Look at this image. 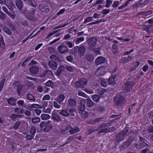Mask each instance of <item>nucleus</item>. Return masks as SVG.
<instances>
[{"instance_id":"nucleus-31","label":"nucleus","mask_w":153,"mask_h":153,"mask_svg":"<svg viewBox=\"0 0 153 153\" xmlns=\"http://www.w3.org/2000/svg\"><path fill=\"white\" fill-rule=\"evenodd\" d=\"M76 112L75 110L73 108H71L68 110V116H74L76 114Z\"/></svg>"},{"instance_id":"nucleus-29","label":"nucleus","mask_w":153,"mask_h":153,"mask_svg":"<svg viewBox=\"0 0 153 153\" xmlns=\"http://www.w3.org/2000/svg\"><path fill=\"white\" fill-rule=\"evenodd\" d=\"M85 57L86 59L89 62H92L94 59V56L92 54H87Z\"/></svg>"},{"instance_id":"nucleus-35","label":"nucleus","mask_w":153,"mask_h":153,"mask_svg":"<svg viewBox=\"0 0 153 153\" xmlns=\"http://www.w3.org/2000/svg\"><path fill=\"white\" fill-rule=\"evenodd\" d=\"M26 98L28 100L32 101H35V99L34 97L30 94H28L26 96Z\"/></svg>"},{"instance_id":"nucleus-7","label":"nucleus","mask_w":153,"mask_h":153,"mask_svg":"<svg viewBox=\"0 0 153 153\" xmlns=\"http://www.w3.org/2000/svg\"><path fill=\"white\" fill-rule=\"evenodd\" d=\"M59 111L54 110L52 113L51 118L54 121H60L62 120L58 114L57 112Z\"/></svg>"},{"instance_id":"nucleus-55","label":"nucleus","mask_w":153,"mask_h":153,"mask_svg":"<svg viewBox=\"0 0 153 153\" xmlns=\"http://www.w3.org/2000/svg\"><path fill=\"white\" fill-rule=\"evenodd\" d=\"M78 94L79 96L83 97H86L87 98V97H88V96H87L85 93L81 91H79Z\"/></svg>"},{"instance_id":"nucleus-14","label":"nucleus","mask_w":153,"mask_h":153,"mask_svg":"<svg viewBox=\"0 0 153 153\" xmlns=\"http://www.w3.org/2000/svg\"><path fill=\"white\" fill-rule=\"evenodd\" d=\"M4 2L5 4L10 10H12L15 7L12 0H4Z\"/></svg>"},{"instance_id":"nucleus-3","label":"nucleus","mask_w":153,"mask_h":153,"mask_svg":"<svg viewBox=\"0 0 153 153\" xmlns=\"http://www.w3.org/2000/svg\"><path fill=\"white\" fill-rule=\"evenodd\" d=\"M86 98V99H84L81 101L80 103L81 106L83 107V105L84 104V107L85 104L89 108L93 107L95 103L91 100L89 97H87Z\"/></svg>"},{"instance_id":"nucleus-40","label":"nucleus","mask_w":153,"mask_h":153,"mask_svg":"<svg viewBox=\"0 0 153 153\" xmlns=\"http://www.w3.org/2000/svg\"><path fill=\"white\" fill-rule=\"evenodd\" d=\"M97 92L100 94L102 95L106 91L105 89H102L101 88H99L96 90Z\"/></svg>"},{"instance_id":"nucleus-26","label":"nucleus","mask_w":153,"mask_h":153,"mask_svg":"<svg viewBox=\"0 0 153 153\" xmlns=\"http://www.w3.org/2000/svg\"><path fill=\"white\" fill-rule=\"evenodd\" d=\"M65 69V67L64 65H60L56 72L55 73V74L57 76H59L62 73V71H63Z\"/></svg>"},{"instance_id":"nucleus-34","label":"nucleus","mask_w":153,"mask_h":153,"mask_svg":"<svg viewBox=\"0 0 153 153\" xmlns=\"http://www.w3.org/2000/svg\"><path fill=\"white\" fill-rule=\"evenodd\" d=\"M76 136L75 135H73L69 137L67 139L66 143L68 144L70 143L72 141H73L75 139Z\"/></svg>"},{"instance_id":"nucleus-6","label":"nucleus","mask_w":153,"mask_h":153,"mask_svg":"<svg viewBox=\"0 0 153 153\" xmlns=\"http://www.w3.org/2000/svg\"><path fill=\"white\" fill-rule=\"evenodd\" d=\"M87 79L85 78H83L79 79L78 81L76 82L75 86L77 88H83L87 84Z\"/></svg>"},{"instance_id":"nucleus-36","label":"nucleus","mask_w":153,"mask_h":153,"mask_svg":"<svg viewBox=\"0 0 153 153\" xmlns=\"http://www.w3.org/2000/svg\"><path fill=\"white\" fill-rule=\"evenodd\" d=\"M134 0H127L126 2L122 6L119 7L118 8V10H120V9H122L123 8H124L125 7H126L128 5L129 3V2L130 1H133Z\"/></svg>"},{"instance_id":"nucleus-11","label":"nucleus","mask_w":153,"mask_h":153,"mask_svg":"<svg viewBox=\"0 0 153 153\" xmlns=\"http://www.w3.org/2000/svg\"><path fill=\"white\" fill-rule=\"evenodd\" d=\"M134 85V83L133 82L130 81L128 80L125 84L124 88L126 91H130Z\"/></svg>"},{"instance_id":"nucleus-33","label":"nucleus","mask_w":153,"mask_h":153,"mask_svg":"<svg viewBox=\"0 0 153 153\" xmlns=\"http://www.w3.org/2000/svg\"><path fill=\"white\" fill-rule=\"evenodd\" d=\"M14 112L17 114H20L23 113L24 110L23 108H16L14 110Z\"/></svg>"},{"instance_id":"nucleus-1","label":"nucleus","mask_w":153,"mask_h":153,"mask_svg":"<svg viewBox=\"0 0 153 153\" xmlns=\"http://www.w3.org/2000/svg\"><path fill=\"white\" fill-rule=\"evenodd\" d=\"M86 50V48L84 45L74 47L72 50V54L75 56H77L81 57L84 56Z\"/></svg>"},{"instance_id":"nucleus-18","label":"nucleus","mask_w":153,"mask_h":153,"mask_svg":"<svg viewBox=\"0 0 153 153\" xmlns=\"http://www.w3.org/2000/svg\"><path fill=\"white\" fill-rule=\"evenodd\" d=\"M29 70L31 74H36L38 72L39 68L37 66H32L30 68Z\"/></svg>"},{"instance_id":"nucleus-37","label":"nucleus","mask_w":153,"mask_h":153,"mask_svg":"<svg viewBox=\"0 0 153 153\" xmlns=\"http://www.w3.org/2000/svg\"><path fill=\"white\" fill-rule=\"evenodd\" d=\"M92 100L93 101L96 102H98L100 99V97L98 95H94L92 96Z\"/></svg>"},{"instance_id":"nucleus-60","label":"nucleus","mask_w":153,"mask_h":153,"mask_svg":"<svg viewBox=\"0 0 153 153\" xmlns=\"http://www.w3.org/2000/svg\"><path fill=\"white\" fill-rule=\"evenodd\" d=\"M51 98V97L48 94H47L45 95L42 98V100H49Z\"/></svg>"},{"instance_id":"nucleus-44","label":"nucleus","mask_w":153,"mask_h":153,"mask_svg":"<svg viewBox=\"0 0 153 153\" xmlns=\"http://www.w3.org/2000/svg\"><path fill=\"white\" fill-rule=\"evenodd\" d=\"M84 40V37H81L78 38L76 41L75 43L76 45L79 44L82 42Z\"/></svg>"},{"instance_id":"nucleus-64","label":"nucleus","mask_w":153,"mask_h":153,"mask_svg":"<svg viewBox=\"0 0 153 153\" xmlns=\"http://www.w3.org/2000/svg\"><path fill=\"white\" fill-rule=\"evenodd\" d=\"M148 132L149 133L153 132V126H151L148 127L147 129Z\"/></svg>"},{"instance_id":"nucleus-22","label":"nucleus","mask_w":153,"mask_h":153,"mask_svg":"<svg viewBox=\"0 0 153 153\" xmlns=\"http://www.w3.org/2000/svg\"><path fill=\"white\" fill-rule=\"evenodd\" d=\"M132 59V57L130 56H128V57H123L120 59V62L121 63L123 64L131 61Z\"/></svg>"},{"instance_id":"nucleus-42","label":"nucleus","mask_w":153,"mask_h":153,"mask_svg":"<svg viewBox=\"0 0 153 153\" xmlns=\"http://www.w3.org/2000/svg\"><path fill=\"white\" fill-rule=\"evenodd\" d=\"M41 117L42 120H46L49 119L50 116L48 114H42L41 115Z\"/></svg>"},{"instance_id":"nucleus-59","label":"nucleus","mask_w":153,"mask_h":153,"mask_svg":"<svg viewBox=\"0 0 153 153\" xmlns=\"http://www.w3.org/2000/svg\"><path fill=\"white\" fill-rule=\"evenodd\" d=\"M6 18V15L2 12H0V19L4 20Z\"/></svg>"},{"instance_id":"nucleus-48","label":"nucleus","mask_w":153,"mask_h":153,"mask_svg":"<svg viewBox=\"0 0 153 153\" xmlns=\"http://www.w3.org/2000/svg\"><path fill=\"white\" fill-rule=\"evenodd\" d=\"M17 104L21 107H25L26 105L24 104V101L23 100H19L17 101Z\"/></svg>"},{"instance_id":"nucleus-32","label":"nucleus","mask_w":153,"mask_h":153,"mask_svg":"<svg viewBox=\"0 0 153 153\" xmlns=\"http://www.w3.org/2000/svg\"><path fill=\"white\" fill-rule=\"evenodd\" d=\"M53 126L51 125H48L45 126V128H43V131L45 132H48L51 130Z\"/></svg>"},{"instance_id":"nucleus-47","label":"nucleus","mask_w":153,"mask_h":153,"mask_svg":"<svg viewBox=\"0 0 153 153\" xmlns=\"http://www.w3.org/2000/svg\"><path fill=\"white\" fill-rule=\"evenodd\" d=\"M36 127L33 126H31L30 131V134H32V135L34 136L36 133Z\"/></svg>"},{"instance_id":"nucleus-28","label":"nucleus","mask_w":153,"mask_h":153,"mask_svg":"<svg viewBox=\"0 0 153 153\" xmlns=\"http://www.w3.org/2000/svg\"><path fill=\"white\" fill-rule=\"evenodd\" d=\"M25 122L23 120H21L20 121H17L14 124L13 128L15 129H17L19 126L22 123H24Z\"/></svg>"},{"instance_id":"nucleus-46","label":"nucleus","mask_w":153,"mask_h":153,"mask_svg":"<svg viewBox=\"0 0 153 153\" xmlns=\"http://www.w3.org/2000/svg\"><path fill=\"white\" fill-rule=\"evenodd\" d=\"M112 118H115V119L111 120V122H114L115 120H117L121 117V116L120 114L118 115H113L111 116Z\"/></svg>"},{"instance_id":"nucleus-17","label":"nucleus","mask_w":153,"mask_h":153,"mask_svg":"<svg viewBox=\"0 0 153 153\" xmlns=\"http://www.w3.org/2000/svg\"><path fill=\"white\" fill-rule=\"evenodd\" d=\"M17 87V90L18 94H20L23 88L22 85L18 81H16L13 84Z\"/></svg>"},{"instance_id":"nucleus-10","label":"nucleus","mask_w":153,"mask_h":153,"mask_svg":"<svg viewBox=\"0 0 153 153\" xmlns=\"http://www.w3.org/2000/svg\"><path fill=\"white\" fill-rule=\"evenodd\" d=\"M139 138L140 143L139 144V146L137 147V149H141L146 146H148V144L146 143V142H147L146 140H145L143 137H139Z\"/></svg>"},{"instance_id":"nucleus-2","label":"nucleus","mask_w":153,"mask_h":153,"mask_svg":"<svg viewBox=\"0 0 153 153\" xmlns=\"http://www.w3.org/2000/svg\"><path fill=\"white\" fill-rule=\"evenodd\" d=\"M110 126L109 123L103 124L98 126L96 128V131L99 133H107L109 132L108 128H106Z\"/></svg>"},{"instance_id":"nucleus-27","label":"nucleus","mask_w":153,"mask_h":153,"mask_svg":"<svg viewBox=\"0 0 153 153\" xmlns=\"http://www.w3.org/2000/svg\"><path fill=\"white\" fill-rule=\"evenodd\" d=\"M71 129L69 130V132L71 134L79 132L80 129L77 127H75L73 128L71 127Z\"/></svg>"},{"instance_id":"nucleus-56","label":"nucleus","mask_w":153,"mask_h":153,"mask_svg":"<svg viewBox=\"0 0 153 153\" xmlns=\"http://www.w3.org/2000/svg\"><path fill=\"white\" fill-rule=\"evenodd\" d=\"M65 68L68 71L72 72L74 71V68H73L69 65H67L65 67Z\"/></svg>"},{"instance_id":"nucleus-21","label":"nucleus","mask_w":153,"mask_h":153,"mask_svg":"<svg viewBox=\"0 0 153 153\" xmlns=\"http://www.w3.org/2000/svg\"><path fill=\"white\" fill-rule=\"evenodd\" d=\"M68 101V105L71 107H73L76 105V101L74 99H69Z\"/></svg>"},{"instance_id":"nucleus-8","label":"nucleus","mask_w":153,"mask_h":153,"mask_svg":"<svg viewBox=\"0 0 153 153\" xmlns=\"http://www.w3.org/2000/svg\"><path fill=\"white\" fill-rule=\"evenodd\" d=\"M97 39L95 37H91L87 41L88 44L90 46L94 47L96 45Z\"/></svg>"},{"instance_id":"nucleus-53","label":"nucleus","mask_w":153,"mask_h":153,"mask_svg":"<svg viewBox=\"0 0 153 153\" xmlns=\"http://www.w3.org/2000/svg\"><path fill=\"white\" fill-rule=\"evenodd\" d=\"M101 83L102 85L104 87H105L107 85V82L105 79H103L101 80Z\"/></svg>"},{"instance_id":"nucleus-51","label":"nucleus","mask_w":153,"mask_h":153,"mask_svg":"<svg viewBox=\"0 0 153 153\" xmlns=\"http://www.w3.org/2000/svg\"><path fill=\"white\" fill-rule=\"evenodd\" d=\"M50 59L51 60H55L56 61H58L59 59V58L55 55H53L51 56L50 57Z\"/></svg>"},{"instance_id":"nucleus-43","label":"nucleus","mask_w":153,"mask_h":153,"mask_svg":"<svg viewBox=\"0 0 153 153\" xmlns=\"http://www.w3.org/2000/svg\"><path fill=\"white\" fill-rule=\"evenodd\" d=\"M32 122L33 123H37L40 122V119L38 117H34L32 118Z\"/></svg>"},{"instance_id":"nucleus-24","label":"nucleus","mask_w":153,"mask_h":153,"mask_svg":"<svg viewBox=\"0 0 153 153\" xmlns=\"http://www.w3.org/2000/svg\"><path fill=\"white\" fill-rule=\"evenodd\" d=\"M65 98V96L63 94H61L57 97L56 101L59 104H61Z\"/></svg>"},{"instance_id":"nucleus-63","label":"nucleus","mask_w":153,"mask_h":153,"mask_svg":"<svg viewBox=\"0 0 153 153\" xmlns=\"http://www.w3.org/2000/svg\"><path fill=\"white\" fill-rule=\"evenodd\" d=\"M66 43L70 48H72L74 45V43H73L70 41L66 42Z\"/></svg>"},{"instance_id":"nucleus-49","label":"nucleus","mask_w":153,"mask_h":153,"mask_svg":"<svg viewBox=\"0 0 153 153\" xmlns=\"http://www.w3.org/2000/svg\"><path fill=\"white\" fill-rule=\"evenodd\" d=\"M112 2L111 0H107L106 1V4L105 6L107 8L109 7Z\"/></svg>"},{"instance_id":"nucleus-54","label":"nucleus","mask_w":153,"mask_h":153,"mask_svg":"<svg viewBox=\"0 0 153 153\" xmlns=\"http://www.w3.org/2000/svg\"><path fill=\"white\" fill-rule=\"evenodd\" d=\"M69 24V23H66L62 25H60L59 26H58L55 27L53 29L56 30V29H58L59 28L63 27H65V26H67V25H68Z\"/></svg>"},{"instance_id":"nucleus-58","label":"nucleus","mask_w":153,"mask_h":153,"mask_svg":"<svg viewBox=\"0 0 153 153\" xmlns=\"http://www.w3.org/2000/svg\"><path fill=\"white\" fill-rule=\"evenodd\" d=\"M110 11V10L109 9H105L102 10V13L104 15H105L109 13Z\"/></svg>"},{"instance_id":"nucleus-39","label":"nucleus","mask_w":153,"mask_h":153,"mask_svg":"<svg viewBox=\"0 0 153 153\" xmlns=\"http://www.w3.org/2000/svg\"><path fill=\"white\" fill-rule=\"evenodd\" d=\"M27 1L28 3L30 6L33 7H35L36 6V4L34 0H25Z\"/></svg>"},{"instance_id":"nucleus-57","label":"nucleus","mask_w":153,"mask_h":153,"mask_svg":"<svg viewBox=\"0 0 153 153\" xmlns=\"http://www.w3.org/2000/svg\"><path fill=\"white\" fill-rule=\"evenodd\" d=\"M53 85V83L51 80H48L45 83V86L48 87H52Z\"/></svg>"},{"instance_id":"nucleus-19","label":"nucleus","mask_w":153,"mask_h":153,"mask_svg":"<svg viewBox=\"0 0 153 153\" xmlns=\"http://www.w3.org/2000/svg\"><path fill=\"white\" fill-rule=\"evenodd\" d=\"M117 79L114 76L110 77L108 80V83L110 85H114L116 84Z\"/></svg>"},{"instance_id":"nucleus-9","label":"nucleus","mask_w":153,"mask_h":153,"mask_svg":"<svg viewBox=\"0 0 153 153\" xmlns=\"http://www.w3.org/2000/svg\"><path fill=\"white\" fill-rule=\"evenodd\" d=\"M57 50L58 53L63 54L68 52V49L65 45L62 44L58 46Z\"/></svg>"},{"instance_id":"nucleus-23","label":"nucleus","mask_w":153,"mask_h":153,"mask_svg":"<svg viewBox=\"0 0 153 153\" xmlns=\"http://www.w3.org/2000/svg\"><path fill=\"white\" fill-rule=\"evenodd\" d=\"M48 65L52 69H55L57 66V64L54 61H49L48 62Z\"/></svg>"},{"instance_id":"nucleus-4","label":"nucleus","mask_w":153,"mask_h":153,"mask_svg":"<svg viewBox=\"0 0 153 153\" xmlns=\"http://www.w3.org/2000/svg\"><path fill=\"white\" fill-rule=\"evenodd\" d=\"M128 132V130L126 128H124L120 132L119 134L116 136V140L117 141H120L123 140L127 136V133Z\"/></svg>"},{"instance_id":"nucleus-16","label":"nucleus","mask_w":153,"mask_h":153,"mask_svg":"<svg viewBox=\"0 0 153 153\" xmlns=\"http://www.w3.org/2000/svg\"><path fill=\"white\" fill-rule=\"evenodd\" d=\"M105 58L101 56L98 57L95 60V63L97 65L104 63L105 62Z\"/></svg>"},{"instance_id":"nucleus-52","label":"nucleus","mask_w":153,"mask_h":153,"mask_svg":"<svg viewBox=\"0 0 153 153\" xmlns=\"http://www.w3.org/2000/svg\"><path fill=\"white\" fill-rule=\"evenodd\" d=\"M5 80V79H3L0 82V91L2 90V88L3 87Z\"/></svg>"},{"instance_id":"nucleus-20","label":"nucleus","mask_w":153,"mask_h":153,"mask_svg":"<svg viewBox=\"0 0 153 153\" xmlns=\"http://www.w3.org/2000/svg\"><path fill=\"white\" fill-rule=\"evenodd\" d=\"M16 5L19 10H22L23 7V2L21 0H16Z\"/></svg>"},{"instance_id":"nucleus-25","label":"nucleus","mask_w":153,"mask_h":153,"mask_svg":"<svg viewBox=\"0 0 153 153\" xmlns=\"http://www.w3.org/2000/svg\"><path fill=\"white\" fill-rule=\"evenodd\" d=\"M7 101L8 104L12 106H15L16 105V100L14 98H10L8 99Z\"/></svg>"},{"instance_id":"nucleus-62","label":"nucleus","mask_w":153,"mask_h":153,"mask_svg":"<svg viewBox=\"0 0 153 153\" xmlns=\"http://www.w3.org/2000/svg\"><path fill=\"white\" fill-rule=\"evenodd\" d=\"M53 106L55 108L57 109H59L60 108L61 105H59L57 102L55 101H54L53 102Z\"/></svg>"},{"instance_id":"nucleus-61","label":"nucleus","mask_w":153,"mask_h":153,"mask_svg":"<svg viewBox=\"0 0 153 153\" xmlns=\"http://www.w3.org/2000/svg\"><path fill=\"white\" fill-rule=\"evenodd\" d=\"M33 137L34 135H32V134H27V135L26 138L27 140H30L33 138Z\"/></svg>"},{"instance_id":"nucleus-5","label":"nucleus","mask_w":153,"mask_h":153,"mask_svg":"<svg viewBox=\"0 0 153 153\" xmlns=\"http://www.w3.org/2000/svg\"><path fill=\"white\" fill-rule=\"evenodd\" d=\"M124 101V98L120 94H117L114 98V103L115 105L119 106L122 104Z\"/></svg>"},{"instance_id":"nucleus-45","label":"nucleus","mask_w":153,"mask_h":153,"mask_svg":"<svg viewBox=\"0 0 153 153\" xmlns=\"http://www.w3.org/2000/svg\"><path fill=\"white\" fill-rule=\"evenodd\" d=\"M112 52L114 54H116L119 52V49L118 47L116 46H114L112 47Z\"/></svg>"},{"instance_id":"nucleus-50","label":"nucleus","mask_w":153,"mask_h":153,"mask_svg":"<svg viewBox=\"0 0 153 153\" xmlns=\"http://www.w3.org/2000/svg\"><path fill=\"white\" fill-rule=\"evenodd\" d=\"M93 18L92 17H87L86 18L84 22V23H85L87 22H89L92 20Z\"/></svg>"},{"instance_id":"nucleus-30","label":"nucleus","mask_w":153,"mask_h":153,"mask_svg":"<svg viewBox=\"0 0 153 153\" xmlns=\"http://www.w3.org/2000/svg\"><path fill=\"white\" fill-rule=\"evenodd\" d=\"M59 114L64 117L68 116V111L67 110L62 109L59 112Z\"/></svg>"},{"instance_id":"nucleus-13","label":"nucleus","mask_w":153,"mask_h":153,"mask_svg":"<svg viewBox=\"0 0 153 153\" xmlns=\"http://www.w3.org/2000/svg\"><path fill=\"white\" fill-rule=\"evenodd\" d=\"M105 67H101L99 68L95 72V74L98 76L103 75L105 73Z\"/></svg>"},{"instance_id":"nucleus-12","label":"nucleus","mask_w":153,"mask_h":153,"mask_svg":"<svg viewBox=\"0 0 153 153\" xmlns=\"http://www.w3.org/2000/svg\"><path fill=\"white\" fill-rule=\"evenodd\" d=\"M84 104L83 105V107L81 106L80 108H79V113L80 114L81 116L85 119L88 117V112L84 110Z\"/></svg>"},{"instance_id":"nucleus-38","label":"nucleus","mask_w":153,"mask_h":153,"mask_svg":"<svg viewBox=\"0 0 153 153\" xmlns=\"http://www.w3.org/2000/svg\"><path fill=\"white\" fill-rule=\"evenodd\" d=\"M2 30L7 34L10 35L12 34L11 30L6 26L3 27Z\"/></svg>"},{"instance_id":"nucleus-41","label":"nucleus","mask_w":153,"mask_h":153,"mask_svg":"<svg viewBox=\"0 0 153 153\" xmlns=\"http://www.w3.org/2000/svg\"><path fill=\"white\" fill-rule=\"evenodd\" d=\"M70 126H67L65 128L60 129V132L63 134H65L67 132V131L69 130L70 129Z\"/></svg>"},{"instance_id":"nucleus-15","label":"nucleus","mask_w":153,"mask_h":153,"mask_svg":"<svg viewBox=\"0 0 153 153\" xmlns=\"http://www.w3.org/2000/svg\"><path fill=\"white\" fill-rule=\"evenodd\" d=\"M39 8L41 11L45 13H47L49 11L48 7L44 3L41 4L39 5Z\"/></svg>"}]
</instances>
